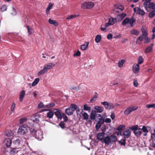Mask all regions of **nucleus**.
<instances>
[{"mask_svg": "<svg viewBox=\"0 0 155 155\" xmlns=\"http://www.w3.org/2000/svg\"><path fill=\"white\" fill-rule=\"evenodd\" d=\"M95 120L97 122L96 126L95 128L97 130H98L101 127V124L104 122V119L100 114H96Z\"/></svg>", "mask_w": 155, "mask_h": 155, "instance_id": "f257e3e1", "label": "nucleus"}, {"mask_svg": "<svg viewBox=\"0 0 155 155\" xmlns=\"http://www.w3.org/2000/svg\"><path fill=\"white\" fill-rule=\"evenodd\" d=\"M55 65V64H54L52 63H50L46 64L44 67L43 69L38 72V75L40 76L43 74H45L48 70L54 67Z\"/></svg>", "mask_w": 155, "mask_h": 155, "instance_id": "f03ea898", "label": "nucleus"}, {"mask_svg": "<svg viewBox=\"0 0 155 155\" xmlns=\"http://www.w3.org/2000/svg\"><path fill=\"white\" fill-rule=\"evenodd\" d=\"M79 107L76 104H71L70 107L66 109L65 110L66 113L69 115H72L75 110H77Z\"/></svg>", "mask_w": 155, "mask_h": 155, "instance_id": "7ed1b4c3", "label": "nucleus"}, {"mask_svg": "<svg viewBox=\"0 0 155 155\" xmlns=\"http://www.w3.org/2000/svg\"><path fill=\"white\" fill-rule=\"evenodd\" d=\"M136 20L133 18H126L123 21L122 24L123 25H126L129 24L131 27L133 26V24L135 22Z\"/></svg>", "mask_w": 155, "mask_h": 155, "instance_id": "20e7f679", "label": "nucleus"}, {"mask_svg": "<svg viewBox=\"0 0 155 155\" xmlns=\"http://www.w3.org/2000/svg\"><path fill=\"white\" fill-rule=\"evenodd\" d=\"M130 129L132 130H134V133L137 136H140L142 134V129L138 127L137 125H133L131 127Z\"/></svg>", "mask_w": 155, "mask_h": 155, "instance_id": "39448f33", "label": "nucleus"}, {"mask_svg": "<svg viewBox=\"0 0 155 155\" xmlns=\"http://www.w3.org/2000/svg\"><path fill=\"white\" fill-rule=\"evenodd\" d=\"M117 135L123 136L125 138H128L130 137L131 135V131L129 129L126 130L123 132L122 131H119L117 133Z\"/></svg>", "mask_w": 155, "mask_h": 155, "instance_id": "423d86ee", "label": "nucleus"}, {"mask_svg": "<svg viewBox=\"0 0 155 155\" xmlns=\"http://www.w3.org/2000/svg\"><path fill=\"white\" fill-rule=\"evenodd\" d=\"M101 103L104 106L105 108L107 110L113 109L115 107V106L111 102L109 103L105 101L101 102Z\"/></svg>", "mask_w": 155, "mask_h": 155, "instance_id": "0eeeda50", "label": "nucleus"}, {"mask_svg": "<svg viewBox=\"0 0 155 155\" xmlns=\"http://www.w3.org/2000/svg\"><path fill=\"white\" fill-rule=\"evenodd\" d=\"M143 5L146 10L148 12L149 11L150 9H155V4L152 2H149L148 4L147 2H144Z\"/></svg>", "mask_w": 155, "mask_h": 155, "instance_id": "6e6552de", "label": "nucleus"}, {"mask_svg": "<svg viewBox=\"0 0 155 155\" xmlns=\"http://www.w3.org/2000/svg\"><path fill=\"white\" fill-rule=\"evenodd\" d=\"M27 130L26 127V126L25 125H23L20 126L18 130V133L20 135L24 134L27 132Z\"/></svg>", "mask_w": 155, "mask_h": 155, "instance_id": "1a4fd4ad", "label": "nucleus"}, {"mask_svg": "<svg viewBox=\"0 0 155 155\" xmlns=\"http://www.w3.org/2000/svg\"><path fill=\"white\" fill-rule=\"evenodd\" d=\"M138 108V107L137 106L129 107L124 111V114L126 115H127L130 112L137 110Z\"/></svg>", "mask_w": 155, "mask_h": 155, "instance_id": "9d476101", "label": "nucleus"}, {"mask_svg": "<svg viewBox=\"0 0 155 155\" xmlns=\"http://www.w3.org/2000/svg\"><path fill=\"white\" fill-rule=\"evenodd\" d=\"M29 130H30L31 133L34 136H35L36 137L39 138L42 137V134L41 133L40 135H39L37 134V130H35V129L31 127L29 128Z\"/></svg>", "mask_w": 155, "mask_h": 155, "instance_id": "9b49d317", "label": "nucleus"}, {"mask_svg": "<svg viewBox=\"0 0 155 155\" xmlns=\"http://www.w3.org/2000/svg\"><path fill=\"white\" fill-rule=\"evenodd\" d=\"M134 10L135 12H137L139 15L143 16L145 14L144 11L139 7L135 8H134Z\"/></svg>", "mask_w": 155, "mask_h": 155, "instance_id": "f8f14e48", "label": "nucleus"}, {"mask_svg": "<svg viewBox=\"0 0 155 155\" xmlns=\"http://www.w3.org/2000/svg\"><path fill=\"white\" fill-rule=\"evenodd\" d=\"M133 72L135 74H137L140 70V66L138 64H134L132 67Z\"/></svg>", "mask_w": 155, "mask_h": 155, "instance_id": "ddd939ff", "label": "nucleus"}, {"mask_svg": "<svg viewBox=\"0 0 155 155\" xmlns=\"http://www.w3.org/2000/svg\"><path fill=\"white\" fill-rule=\"evenodd\" d=\"M40 118V116L39 115L35 114L31 117V121L38 123L39 122V119Z\"/></svg>", "mask_w": 155, "mask_h": 155, "instance_id": "4468645a", "label": "nucleus"}, {"mask_svg": "<svg viewBox=\"0 0 155 155\" xmlns=\"http://www.w3.org/2000/svg\"><path fill=\"white\" fill-rule=\"evenodd\" d=\"M105 134V133L104 132H102L98 133L97 137V140H101V142H102L104 138V137Z\"/></svg>", "mask_w": 155, "mask_h": 155, "instance_id": "2eb2a0df", "label": "nucleus"}, {"mask_svg": "<svg viewBox=\"0 0 155 155\" xmlns=\"http://www.w3.org/2000/svg\"><path fill=\"white\" fill-rule=\"evenodd\" d=\"M54 110H56V111L54 112V114L58 118L61 119L62 118V114L61 113V111L56 108L54 109Z\"/></svg>", "mask_w": 155, "mask_h": 155, "instance_id": "dca6fc26", "label": "nucleus"}, {"mask_svg": "<svg viewBox=\"0 0 155 155\" xmlns=\"http://www.w3.org/2000/svg\"><path fill=\"white\" fill-rule=\"evenodd\" d=\"M102 143H105L106 144H109L111 143L110 137L107 136L105 137L103 140Z\"/></svg>", "mask_w": 155, "mask_h": 155, "instance_id": "f3484780", "label": "nucleus"}, {"mask_svg": "<svg viewBox=\"0 0 155 155\" xmlns=\"http://www.w3.org/2000/svg\"><path fill=\"white\" fill-rule=\"evenodd\" d=\"M94 108L96 110L95 111H96V113H102L104 109L102 107H100L97 106H95Z\"/></svg>", "mask_w": 155, "mask_h": 155, "instance_id": "a211bd4d", "label": "nucleus"}, {"mask_svg": "<svg viewBox=\"0 0 155 155\" xmlns=\"http://www.w3.org/2000/svg\"><path fill=\"white\" fill-rule=\"evenodd\" d=\"M12 143V140L11 139L8 138L4 140V143L5 145L7 147H10Z\"/></svg>", "mask_w": 155, "mask_h": 155, "instance_id": "6ab92c4d", "label": "nucleus"}, {"mask_svg": "<svg viewBox=\"0 0 155 155\" xmlns=\"http://www.w3.org/2000/svg\"><path fill=\"white\" fill-rule=\"evenodd\" d=\"M140 31L136 29H133L130 31V33L131 34L138 36L139 35Z\"/></svg>", "mask_w": 155, "mask_h": 155, "instance_id": "aec40b11", "label": "nucleus"}, {"mask_svg": "<svg viewBox=\"0 0 155 155\" xmlns=\"http://www.w3.org/2000/svg\"><path fill=\"white\" fill-rule=\"evenodd\" d=\"M25 94V91L22 90L20 92L19 95V100L20 101H22L23 100Z\"/></svg>", "mask_w": 155, "mask_h": 155, "instance_id": "412c9836", "label": "nucleus"}, {"mask_svg": "<svg viewBox=\"0 0 155 155\" xmlns=\"http://www.w3.org/2000/svg\"><path fill=\"white\" fill-rule=\"evenodd\" d=\"M67 123H64L63 121H61L59 124V125L60 127L62 129H64V128H68L69 126H68L66 124Z\"/></svg>", "mask_w": 155, "mask_h": 155, "instance_id": "4be33fe9", "label": "nucleus"}, {"mask_svg": "<svg viewBox=\"0 0 155 155\" xmlns=\"http://www.w3.org/2000/svg\"><path fill=\"white\" fill-rule=\"evenodd\" d=\"M49 23L51 25H53L55 26H57L58 24V22L55 20H52L51 18H49L48 20Z\"/></svg>", "mask_w": 155, "mask_h": 155, "instance_id": "5701e85b", "label": "nucleus"}, {"mask_svg": "<svg viewBox=\"0 0 155 155\" xmlns=\"http://www.w3.org/2000/svg\"><path fill=\"white\" fill-rule=\"evenodd\" d=\"M53 6V4H52L51 2H50L49 3L48 7L46 10V13L47 14H48L50 12V10L52 8Z\"/></svg>", "mask_w": 155, "mask_h": 155, "instance_id": "b1692460", "label": "nucleus"}, {"mask_svg": "<svg viewBox=\"0 0 155 155\" xmlns=\"http://www.w3.org/2000/svg\"><path fill=\"white\" fill-rule=\"evenodd\" d=\"M96 111L93 110L91 111L90 116V117L92 120H95L96 115Z\"/></svg>", "mask_w": 155, "mask_h": 155, "instance_id": "393cba45", "label": "nucleus"}, {"mask_svg": "<svg viewBox=\"0 0 155 155\" xmlns=\"http://www.w3.org/2000/svg\"><path fill=\"white\" fill-rule=\"evenodd\" d=\"M85 43L86 45H82L81 46V49L83 51L85 50L87 48L89 43V42H86Z\"/></svg>", "mask_w": 155, "mask_h": 155, "instance_id": "a878e982", "label": "nucleus"}, {"mask_svg": "<svg viewBox=\"0 0 155 155\" xmlns=\"http://www.w3.org/2000/svg\"><path fill=\"white\" fill-rule=\"evenodd\" d=\"M125 61V60L123 59L119 60L118 62V67L120 68L122 67Z\"/></svg>", "mask_w": 155, "mask_h": 155, "instance_id": "bb28decb", "label": "nucleus"}, {"mask_svg": "<svg viewBox=\"0 0 155 155\" xmlns=\"http://www.w3.org/2000/svg\"><path fill=\"white\" fill-rule=\"evenodd\" d=\"M79 16V15L78 14H74L71 15H70L67 18H66V19L67 20L71 19L76 18L78 17Z\"/></svg>", "mask_w": 155, "mask_h": 155, "instance_id": "cd10ccee", "label": "nucleus"}, {"mask_svg": "<svg viewBox=\"0 0 155 155\" xmlns=\"http://www.w3.org/2000/svg\"><path fill=\"white\" fill-rule=\"evenodd\" d=\"M13 134L11 130H8L5 131V135L6 136L10 137L12 136Z\"/></svg>", "mask_w": 155, "mask_h": 155, "instance_id": "c85d7f7f", "label": "nucleus"}, {"mask_svg": "<svg viewBox=\"0 0 155 155\" xmlns=\"http://www.w3.org/2000/svg\"><path fill=\"white\" fill-rule=\"evenodd\" d=\"M111 142H116L117 140L116 136L114 135H112L110 136Z\"/></svg>", "mask_w": 155, "mask_h": 155, "instance_id": "c756f323", "label": "nucleus"}, {"mask_svg": "<svg viewBox=\"0 0 155 155\" xmlns=\"http://www.w3.org/2000/svg\"><path fill=\"white\" fill-rule=\"evenodd\" d=\"M141 30L142 32V35L144 37L147 36L148 34L147 30L143 27L142 28Z\"/></svg>", "mask_w": 155, "mask_h": 155, "instance_id": "7c9ffc66", "label": "nucleus"}, {"mask_svg": "<svg viewBox=\"0 0 155 155\" xmlns=\"http://www.w3.org/2000/svg\"><path fill=\"white\" fill-rule=\"evenodd\" d=\"M87 2V9H90L93 8L94 6V3L92 2Z\"/></svg>", "mask_w": 155, "mask_h": 155, "instance_id": "2f4dec72", "label": "nucleus"}, {"mask_svg": "<svg viewBox=\"0 0 155 155\" xmlns=\"http://www.w3.org/2000/svg\"><path fill=\"white\" fill-rule=\"evenodd\" d=\"M142 131L145 133L143 134L144 136H146L147 135V133L148 132V130L147 129L146 127L143 126L142 128L141 129Z\"/></svg>", "mask_w": 155, "mask_h": 155, "instance_id": "473e14b6", "label": "nucleus"}, {"mask_svg": "<svg viewBox=\"0 0 155 155\" xmlns=\"http://www.w3.org/2000/svg\"><path fill=\"white\" fill-rule=\"evenodd\" d=\"M95 95H94L93 97L90 100V103H92V102H94L95 101L96 99L97 98V97H98L97 93L96 92H95Z\"/></svg>", "mask_w": 155, "mask_h": 155, "instance_id": "72a5a7b5", "label": "nucleus"}, {"mask_svg": "<svg viewBox=\"0 0 155 155\" xmlns=\"http://www.w3.org/2000/svg\"><path fill=\"white\" fill-rule=\"evenodd\" d=\"M153 44H152L150 46L147 47L145 50V52L146 53L150 52L153 48Z\"/></svg>", "mask_w": 155, "mask_h": 155, "instance_id": "f704fd0d", "label": "nucleus"}, {"mask_svg": "<svg viewBox=\"0 0 155 155\" xmlns=\"http://www.w3.org/2000/svg\"><path fill=\"white\" fill-rule=\"evenodd\" d=\"M54 112L52 111H50L47 114V117L49 118H51L54 115Z\"/></svg>", "mask_w": 155, "mask_h": 155, "instance_id": "c9c22d12", "label": "nucleus"}, {"mask_svg": "<svg viewBox=\"0 0 155 155\" xmlns=\"http://www.w3.org/2000/svg\"><path fill=\"white\" fill-rule=\"evenodd\" d=\"M116 19L113 17H111L109 19L108 22L111 25L114 24L115 22Z\"/></svg>", "mask_w": 155, "mask_h": 155, "instance_id": "e433bc0d", "label": "nucleus"}, {"mask_svg": "<svg viewBox=\"0 0 155 155\" xmlns=\"http://www.w3.org/2000/svg\"><path fill=\"white\" fill-rule=\"evenodd\" d=\"M101 35H97L95 38V41L96 43H99L101 41Z\"/></svg>", "mask_w": 155, "mask_h": 155, "instance_id": "4c0bfd02", "label": "nucleus"}, {"mask_svg": "<svg viewBox=\"0 0 155 155\" xmlns=\"http://www.w3.org/2000/svg\"><path fill=\"white\" fill-rule=\"evenodd\" d=\"M55 104L54 103L51 102L49 104L45 105L44 108H50L54 106Z\"/></svg>", "mask_w": 155, "mask_h": 155, "instance_id": "58836bf2", "label": "nucleus"}, {"mask_svg": "<svg viewBox=\"0 0 155 155\" xmlns=\"http://www.w3.org/2000/svg\"><path fill=\"white\" fill-rule=\"evenodd\" d=\"M82 116L83 117V119L84 120H87L88 119L89 115L87 114L86 112H84L82 113Z\"/></svg>", "mask_w": 155, "mask_h": 155, "instance_id": "ea45409f", "label": "nucleus"}, {"mask_svg": "<svg viewBox=\"0 0 155 155\" xmlns=\"http://www.w3.org/2000/svg\"><path fill=\"white\" fill-rule=\"evenodd\" d=\"M84 110L90 112L91 110V107L87 106V104H84Z\"/></svg>", "mask_w": 155, "mask_h": 155, "instance_id": "a19ab883", "label": "nucleus"}, {"mask_svg": "<svg viewBox=\"0 0 155 155\" xmlns=\"http://www.w3.org/2000/svg\"><path fill=\"white\" fill-rule=\"evenodd\" d=\"M62 117L63 118L64 121L68 124V122H67L68 120V118L64 113L62 114Z\"/></svg>", "mask_w": 155, "mask_h": 155, "instance_id": "79ce46f5", "label": "nucleus"}, {"mask_svg": "<svg viewBox=\"0 0 155 155\" xmlns=\"http://www.w3.org/2000/svg\"><path fill=\"white\" fill-rule=\"evenodd\" d=\"M26 27L28 33L30 35H32L33 33V30L32 28H30L29 26H27Z\"/></svg>", "mask_w": 155, "mask_h": 155, "instance_id": "37998d69", "label": "nucleus"}, {"mask_svg": "<svg viewBox=\"0 0 155 155\" xmlns=\"http://www.w3.org/2000/svg\"><path fill=\"white\" fill-rule=\"evenodd\" d=\"M69 89L71 90H76L78 91L80 89V88L79 86H73L70 87Z\"/></svg>", "mask_w": 155, "mask_h": 155, "instance_id": "c03bdc74", "label": "nucleus"}, {"mask_svg": "<svg viewBox=\"0 0 155 155\" xmlns=\"http://www.w3.org/2000/svg\"><path fill=\"white\" fill-rule=\"evenodd\" d=\"M39 79L38 78H36L34 80V81L32 83V86H35L39 82Z\"/></svg>", "mask_w": 155, "mask_h": 155, "instance_id": "a18cd8bd", "label": "nucleus"}, {"mask_svg": "<svg viewBox=\"0 0 155 155\" xmlns=\"http://www.w3.org/2000/svg\"><path fill=\"white\" fill-rule=\"evenodd\" d=\"M125 126L123 125H119L117 128V130L119 131H121L122 130H123L124 129Z\"/></svg>", "mask_w": 155, "mask_h": 155, "instance_id": "49530a36", "label": "nucleus"}, {"mask_svg": "<svg viewBox=\"0 0 155 155\" xmlns=\"http://www.w3.org/2000/svg\"><path fill=\"white\" fill-rule=\"evenodd\" d=\"M124 9V7L122 5H120V6H118V7H116L115 10L116 12H118V9L120 10L121 11H122Z\"/></svg>", "mask_w": 155, "mask_h": 155, "instance_id": "de8ad7c7", "label": "nucleus"}, {"mask_svg": "<svg viewBox=\"0 0 155 155\" xmlns=\"http://www.w3.org/2000/svg\"><path fill=\"white\" fill-rule=\"evenodd\" d=\"M154 15H155V10L150 12L149 15V16L150 18L153 17Z\"/></svg>", "mask_w": 155, "mask_h": 155, "instance_id": "09e8293b", "label": "nucleus"}, {"mask_svg": "<svg viewBox=\"0 0 155 155\" xmlns=\"http://www.w3.org/2000/svg\"><path fill=\"white\" fill-rule=\"evenodd\" d=\"M27 120V118L26 117H24L21 118L20 120V124H23Z\"/></svg>", "mask_w": 155, "mask_h": 155, "instance_id": "8fccbe9b", "label": "nucleus"}, {"mask_svg": "<svg viewBox=\"0 0 155 155\" xmlns=\"http://www.w3.org/2000/svg\"><path fill=\"white\" fill-rule=\"evenodd\" d=\"M34 122L33 121H31L30 120L28 122V124L27 125L28 127L29 128L32 127L34 126Z\"/></svg>", "mask_w": 155, "mask_h": 155, "instance_id": "3c124183", "label": "nucleus"}, {"mask_svg": "<svg viewBox=\"0 0 155 155\" xmlns=\"http://www.w3.org/2000/svg\"><path fill=\"white\" fill-rule=\"evenodd\" d=\"M126 139H122L118 141V142L122 145H124L126 143Z\"/></svg>", "mask_w": 155, "mask_h": 155, "instance_id": "603ef678", "label": "nucleus"}, {"mask_svg": "<svg viewBox=\"0 0 155 155\" xmlns=\"http://www.w3.org/2000/svg\"><path fill=\"white\" fill-rule=\"evenodd\" d=\"M146 107L148 108L153 107V108L155 109V103L150 104H147L146 105Z\"/></svg>", "mask_w": 155, "mask_h": 155, "instance_id": "864d4df0", "label": "nucleus"}, {"mask_svg": "<svg viewBox=\"0 0 155 155\" xmlns=\"http://www.w3.org/2000/svg\"><path fill=\"white\" fill-rule=\"evenodd\" d=\"M144 43H148L150 41V38L147 36L144 37Z\"/></svg>", "mask_w": 155, "mask_h": 155, "instance_id": "5fc2aeb1", "label": "nucleus"}, {"mask_svg": "<svg viewBox=\"0 0 155 155\" xmlns=\"http://www.w3.org/2000/svg\"><path fill=\"white\" fill-rule=\"evenodd\" d=\"M81 8L83 9H87V2H85L83 3L81 5Z\"/></svg>", "mask_w": 155, "mask_h": 155, "instance_id": "6e6d98bb", "label": "nucleus"}, {"mask_svg": "<svg viewBox=\"0 0 155 155\" xmlns=\"http://www.w3.org/2000/svg\"><path fill=\"white\" fill-rule=\"evenodd\" d=\"M15 107V103L13 102L11 107V111H12V112L14 111Z\"/></svg>", "mask_w": 155, "mask_h": 155, "instance_id": "4d7b16f0", "label": "nucleus"}, {"mask_svg": "<svg viewBox=\"0 0 155 155\" xmlns=\"http://www.w3.org/2000/svg\"><path fill=\"white\" fill-rule=\"evenodd\" d=\"M144 60L143 59H138V63L137 64H138L139 65V64H141L143 62Z\"/></svg>", "mask_w": 155, "mask_h": 155, "instance_id": "13d9d810", "label": "nucleus"}, {"mask_svg": "<svg viewBox=\"0 0 155 155\" xmlns=\"http://www.w3.org/2000/svg\"><path fill=\"white\" fill-rule=\"evenodd\" d=\"M133 84L135 87H137L138 86V83L137 80L134 79L133 80Z\"/></svg>", "mask_w": 155, "mask_h": 155, "instance_id": "bf43d9fd", "label": "nucleus"}, {"mask_svg": "<svg viewBox=\"0 0 155 155\" xmlns=\"http://www.w3.org/2000/svg\"><path fill=\"white\" fill-rule=\"evenodd\" d=\"M45 106L43 103L41 102L38 104V107L39 108H41L42 107L44 108Z\"/></svg>", "mask_w": 155, "mask_h": 155, "instance_id": "052dcab7", "label": "nucleus"}, {"mask_svg": "<svg viewBox=\"0 0 155 155\" xmlns=\"http://www.w3.org/2000/svg\"><path fill=\"white\" fill-rule=\"evenodd\" d=\"M126 15V14L125 13H123L120 14L119 15V17L121 18V19H123L125 17Z\"/></svg>", "mask_w": 155, "mask_h": 155, "instance_id": "680f3d73", "label": "nucleus"}, {"mask_svg": "<svg viewBox=\"0 0 155 155\" xmlns=\"http://www.w3.org/2000/svg\"><path fill=\"white\" fill-rule=\"evenodd\" d=\"M151 138L153 141H155V133H153L151 134Z\"/></svg>", "mask_w": 155, "mask_h": 155, "instance_id": "e2e57ef3", "label": "nucleus"}, {"mask_svg": "<svg viewBox=\"0 0 155 155\" xmlns=\"http://www.w3.org/2000/svg\"><path fill=\"white\" fill-rule=\"evenodd\" d=\"M81 55V52L79 51H78L74 54V56H79Z\"/></svg>", "mask_w": 155, "mask_h": 155, "instance_id": "0e129e2a", "label": "nucleus"}, {"mask_svg": "<svg viewBox=\"0 0 155 155\" xmlns=\"http://www.w3.org/2000/svg\"><path fill=\"white\" fill-rule=\"evenodd\" d=\"M107 38L109 39H111L112 38V35L111 34H109L107 35Z\"/></svg>", "mask_w": 155, "mask_h": 155, "instance_id": "69168bd1", "label": "nucleus"}, {"mask_svg": "<svg viewBox=\"0 0 155 155\" xmlns=\"http://www.w3.org/2000/svg\"><path fill=\"white\" fill-rule=\"evenodd\" d=\"M7 9V7L6 6L3 5L1 8V10L2 11L4 12Z\"/></svg>", "mask_w": 155, "mask_h": 155, "instance_id": "338daca9", "label": "nucleus"}, {"mask_svg": "<svg viewBox=\"0 0 155 155\" xmlns=\"http://www.w3.org/2000/svg\"><path fill=\"white\" fill-rule=\"evenodd\" d=\"M105 122L107 123H110L111 122V120L110 118H106L104 120Z\"/></svg>", "mask_w": 155, "mask_h": 155, "instance_id": "774afa93", "label": "nucleus"}]
</instances>
